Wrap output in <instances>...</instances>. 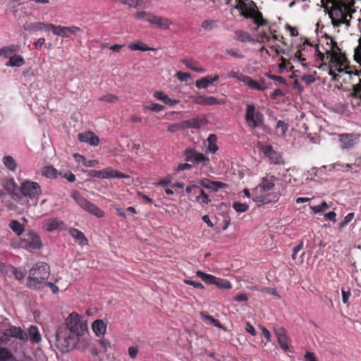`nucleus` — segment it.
Here are the masks:
<instances>
[{
    "mask_svg": "<svg viewBox=\"0 0 361 361\" xmlns=\"http://www.w3.org/2000/svg\"><path fill=\"white\" fill-rule=\"evenodd\" d=\"M279 344L281 349L283 350H287L289 349V341H288V337H282L277 338Z\"/></svg>",
    "mask_w": 361,
    "mask_h": 361,
    "instance_id": "6e6d98bb",
    "label": "nucleus"
},
{
    "mask_svg": "<svg viewBox=\"0 0 361 361\" xmlns=\"http://www.w3.org/2000/svg\"><path fill=\"white\" fill-rule=\"evenodd\" d=\"M235 39L241 42H249L253 41L250 34L247 32L239 30L235 32Z\"/></svg>",
    "mask_w": 361,
    "mask_h": 361,
    "instance_id": "58836bf2",
    "label": "nucleus"
},
{
    "mask_svg": "<svg viewBox=\"0 0 361 361\" xmlns=\"http://www.w3.org/2000/svg\"><path fill=\"white\" fill-rule=\"evenodd\" d=\"M78 139L80 142H87L92 146H97L99 143V137L91 131L80 133Z\"/></svg>",
    "mask_w": 361,
    "mask_h": 361,
    "instance_id": "393cba45",
    "label": "nucleus"
},
{
    "mask_svg": "<svg viewBox=\"0 0 361 361\" xmlns=\"http://www.w3.org/2000/svg\"><path fill=\"white\" fill-rule=\"evenodd\" d=\"M252 16L250 18L253 20V23L257 25V27L264 26L268 24V20L263 18L262 13L257 9L255 10V12L252 13Z\"/></svg>",
    "mask_w": 361,
    "mask_h": 361,
    "instance_id": "2f4dec72",
    "label": "nucleus"
},
{
    "mask_svg": "<svg viewBox=\"0 0 361 361\" xmlns=\"http://www.w3.org/2000/svg\"><path fill=\"white\" fill-rule=\"evenodd\" d=\"M288 129V125L283 121L279 120L277 122L276 132L281 136H284Z\"/></svg>",
    "mask_w": 361,
    "mask_h": 361,
    "instance_id": "09e8293b",
    "label": "nucleus"
},
{
    "mask_svg": "<svg viewBox=\"0 0 361 361\" xmlns=\"http://www.w3.org/2000/svg\"><path fill=\"white\" fill-rule=\"evenodd\" d=\"M107 322L103 319H96L92 324V329L98 337L103 336L106 332Z\"/></svg>",
    "mask_w": 361,
    "mask_h": 361,
    "instance_id": "a878e982",
    "label": "nucleus"
},
{
    "mask_svg": "<svg viewBox=\"0 0 361 361\" xmlns=\"http://www.w3.org/2000/svg\"><path fill=\"white\" fill-rule=\"evenodd\" d=\"M227 187V184L220 182V181H213L212 189L213 191H218L219 189L226 188Z\"/></svg>",
    "mask_w": 361,
    "mask_h": 361,
    "instance_id": "0e129e2a",
    "label": "nucleus"
},
{
    "mask_svg": "<svg viewBox=\"0 0 361 361\" xmlns=\"http://www.w3.org/2000/svg\"><path fill=\"white\" fill-rule=\"evenodd\" d=\"M269 33L271 35H269L267 33L263 32L260 35V38L262 42L264 40L266 42H269L271 39L276 41H279L282 43L283 45H286V42L283 35H279L276 34V31L273 30L271 27H269Z\"/></svg>",
    "mask_w": 361,
    "mask_h": 361,
    "instance_id": "bb28decb",
    "label": "nucleus"
},
{
    "mask_svg": "<svg viewBox=\"0 0 361 361\" xmlns=\"http://www.w3.org/2000/svg\"><path fill=\"white\" fill-rule=\"evenodd\" d=\"M128 48L133 51L139 50V51H145L154 50V49L149 47L147 45H146L145 44H144L143 42H140V41L133 42V43H130L128 46Z\"/></svg>",
    "mask_w": 361,
    "mask_h": 361,
    "instance_id": "c03bdc74",
    "label": "nucleus"
},
{
    "mask_svg": "<svg viewBox=\"0 0 361 361\" xmlns=\"http://www.w3.org/2000/svg\"><path fill=\"white\" fill-rule=\"evenodd\" d=\"M197 276L200 277L203 281L208 284H214L221 289H231L232 288L231 283L224 279L217 278L215 276L206 274L202 271H197Z\"/></svg>",
    "mask_w": 361,
    "mask_h": 361,
    "instance_id": "f8f14e48",
    "label": "nucleus"
},
{
    "mask_svg": "<svg viewBox=\"0 0 361 361\" xmlns=\"http://www.w3.org/2000/svg\"><path fill=\"white\" fill-rule=\"evenodd\" d=\"M185 66H186L188 68L197 72V73H203L204 72V69L200 66L199 63L192 59H185L181 61Z\"/></svg>",
    "mask_w": 361,
    "mask_h": 361,
    "instance_id": "72a5a7b5",
    "label": "nucleus"
},
{
    "mask_svg": "<svg viewBox=\"0 0 361 361\" xmlns=\"http://www.w3.org/2000/svg\"><path fill=\"white\" fill-rule=\"evenodd\" d=\"M192 102L195 104L212 106L223 104L225 101L223 99H218L212 96H206L204 94H197L191 96Z\"/></svg>",
    "mask_w": 361,
    "mask_h": 361,
    "instance_id": "a211bd4d",
    "label": "nucleus"
},
{
    "mask_svg": "<svg viewBox=\"0 0 361 361\" xmlns=\"http://www.w3.org/2000/svg\"><path fill=\"white\" fill-rule=\"evenodd\" d=\"M245 119L249 128L255 129L260 126L264 122V115L259 111H256L253 104H247Z\"/></svg>",
    "mask_w": 361,
    "mask_h": 361,
    "instance_id": "1a4fd4ad",
    "label": "nucleus"
},
{
    "mask_svg": "<svg viewBox=\"0 0 361 361\" xmlns=\"http://www.w3.org/2000/svg\"><path fill=\"white\" fill-rule=\"evenodd\" d=\"M257 8L256 4L250 0L244 1L243 0H237L235 8L239 11L240 14L245 18H250L252 13L255 12V10Z\"/></svg>",
    "mask_w": 361,
    "mask_h": 361,
    "instance_id": "f3484780",
    "label": "nucleus"
},
{
    "mask_svg": "<svg viewBox=\"0 0 361 361\" xmlns=\"http://www.w3.org/2000/svg\"><path fill=\"white\" fill-rule=\"evenodd\" d=\"M71 196L75 202L85 211L92 215H94L98 218L104 216L105 213L103 210H102L96 204L87 200L78 192H74Z\"/></svg>",
    "mask_w": 361,
    "mask_h": 361,
    "instance_id": "6e6552de",
    "label": "nucleus"
},
{
    "mask_svg": "<svg viewBox=\"0 0 361 361\" xmlns=\"http://www.w3.org/2000/svg\"><path fill=\"white\" fill-rule=\"evenodd\" d=\"M185 192L188 194L197 195L196 201L200 204H208L212 202L205 192L196 185H188Z\"/></svg>",
    "mask_w": 361,
    "mask_h": 361,
    "instance_id": "6ab92c4d",
    "label": "nucleus"
},
{
    "mask_svg": "<svg viewBox=\"0 0 361 361\" xmlns=\"http://www.w3.org/2000/svg\"><path fill=\"white\" fill-rule=\"evenodd\" d=\"M262 152L264 155L269 158V162L271 164H283L281 155L276 152L273 147L270 145H265L262 147Z\"/></svg>",
    "mask_w": 361,
    "mask_h": 361,
    "instance_id": "412c9836",
    "label": "nucleus"
},
{
    "mask_svg": "<svg viewBox=\"0 0 361 361\" xmlns=\"http://www.w3.org/2000/svg\"><path fill=\"white\" fill-rule=\"evenodd\" d=\"M274 332L277 338L288 336L287 331L286 330V329L284 327L281 326H274Z\"/></svg>",
    "mask_w": 361,
    "mask_h": 361,
    "instance_id": "3c124183",
    "label": "nucleus"
},
{
    "mask_svg": "<svg viewBox=\"0 0 361 361\" xmlns=\"http://www.w3.org/2000/svg\"><path fill=\"white\" fill-rule=\"evenodd\" d=\"M100 101H104L109 103H115L118 100V98L117 96L112 94H108L106 95H104L102 97L99 99Z\"/></svg>",
    "mask_w": 361,
    "mask_h": 361,
    "instance_id": "4d7b16f0",
    "label": "nucleus"
},
{
    "mask_svg": "<svg viewBox=\"0 0 361 361\" xmlns=\"http://www.w3.org/2000/svg\"><path fill=\"white\" fill-rule=\"evenodd\" d=\"M184 283L185 284L192 286L195 288H200V289L204 288V286L198 281L185 279V280H184Z\"/></svg>",
    "mask_w": 361,
    "mask_h": 361,
    "instance_id": "338daca9",
    "label": "nucleus"
},
{
    "mask_svg": "<svg viewBox=\"0 0 361 361\" xmlns=\"http://www.w3.org/2000/svg\"><path fill=\"white\" fill-rule=\"evenodd\" d=\"M277 180V178H276L274 176L267 175L261 179V182L258 186L262 188L264 190H267L269 192L274 189L275 186V181Z\"/></svg>",
    "mask_w": 361,
    "mask_h": 361,
    "instance_id": "cd10ccee",
    "label": "nucleus"
},
{
    "mask_svg": "<svg viewBox=\"0 0 361 361\" xmlns=\"http://www.w3.org/2000/svg\"><path fill=\"white\" fill-rule=\"evenodd\" d=\"M69 234L80 245L87 244V239L84 233L75 228H70L68 230Z\"/></svg>",
    "mask_w": 361,
    "mask_h": 361,
    "instance_id": "c756f323",
    "label": "nucleus"
},
{
    "mask_svg": "<svg viewBox=\"0 0 361 361\" xmlns=\"http://www.w3.org/2000/svg\"><path fill=\"white\" fill-rule=\"evenodd\" d=\"M145 108L152 111L159 112L163 111L164 106L157 103H151L149 104L145 105Z\"/></svg>",
    "mask_w": 361,
    "mask_h": 361,
    "instance_id": "603ef678",
    "label": "nucleus"
},
{
    "mask_svg": "<svg viewBox=\"0 0 361 361\" xmlns=\"http://www.w3.org/2000/svg\"><path fill=\"white\" fill-rule=\"evenodd\" d=\"M251 289L252 290H259L261 292L266 293L267 294H270V295L278 296L276 290L275 288H274L263 287L261 289H258V288H256L255 287H254V288H252Z\"/></svg>",
    "mask_w": 361,
    "mask_h": 361,
    "instance_id": "052dcab7",
    "label": "nucleus"
},
{
    "mask_svg": "<svg viewBox=\"0 0 361 361\" xmlns=\"http://www.w3.org/2000/svg\"><path fill=\"white\" fill-rule=\"evenodd\" d=\"M43 228L49 232L65 229L64 222L57 218H49L43 221Z\"/></svg>",
    "mask_w": 361,
    "mask_h": 361,
    "instance_id": "4be33fe9",
    "label": "nucleus"
},
{
    "mask_svg": "<svg viewBox=\"0 0 361 361\" xmlns=\"http://www.w3.org/2000/svg\"><path fill=\"white\" fill-rule=\"evenodd\" d=\"M71 196L75 202L85 211L92 215H94L98 218L104 216L105 213L103 210H102L96 204L87 200L78 192H74Z\"/></svg>",
    "mask_w": 361,
    "mask_h": 361,
    "instance_id": "0eeeda50",
    "label": "nucleus"
},
{
    "mask_svg": "<svg viewBox=\"0 0 361 361\" xmlns=\"http://www.w3.org/2000/svg\"><path fill=\"white\" fill-rule=\"evenodd\" d=\"M42 193L39 185L33 181L25 180L21 183L20 187V192H13L12 198L24 204L27 202L24 197H28L30 199L37 198Z\"/></svg>",
    "mask_w": 361,
    "mask_h": 361,
    "instance_id": "39448f33",
    "label": "nucleus"
},
{
    "mask_svg": "<svg viewBox=\"0 0 361 361\" xmlns=\"http://www.w3.org/2000/svg\"><path fill=\"white\" fill-rule=\"evenodd\" d=\"M185 160L192 162L197 165L202 164L203 166L209 164V158L192 148H187L184 151Z\"/></svg>",
    "mask_w": 361,
    "mask_h": 361,
    "instance_id": "ddd939ff",
    "label": "nucleus"
},
{
    "mask_svg": "<svg viewBox=\"0 0 361 361\" xmlns=\"http://www.w3.org/2000/svg\"><path fill=\"white\" fill-rule=\"evenodd\" d=\"M135 18L148 22L151 25H155L157 28L159 29L168 30L172 25V22L170 19L146 11L137 12L135 15Z\"/></svg>",
    "mask_w": 361,
    "mask_h": 361,
    "instance_id": "423d86ee",
    "label": "nucleus"
},
{
    "mask_svg": "<svg viewBox=\"0 0 361 361\" xmlns=\"http://www.w3.org/2000/svg\"><path fill=\"white\" fill-rule=\"evenodd\" d=\"M354 216H355V215H354V213H353V212L348 214L344 217L343 220L339 223V225H338L339 228H342L345 226H346L349 222H350L353 219Z\"/></svg>",
    "mask_w": 361,
    "mask_h": 361,
    "instance_id": "13d9d810",
    "label": "nucleus"
},
{
    "mask_svg": "<svg viewBox=\"0 0 361 361\" xmlns=\"http://www.w3.org/2000/svg\"><path fill=\"white\" fill-rule=\"evenodd\" d=\"M242 82L249 86L250 88L257 90H264V87L260 82L253 80L250 76H242Z\"/></svg>",
    "mask_w": 361,
    "mask_h": 361,
    "instance_id": "473e14b6",
    "label": "nucleus"
},
{
    "mask_svg": "<svg viewBox=\"0 0 361 361\" xmlns=\"http://www.w3.org/2000/svg\"><path fill=\"white\" fill-rule=\"evenodd\" d=\"M110 171L111 168L104 169L100 171L91 170L89 172V174L92 177L98 178H110Z\"/></svg>",
    "mask_w": 361,
    "mask_h": 361,
    "instance_id": "4c0bfd02",
    "label": "nucleus"
},
{
    "mask_svg": "<svg viewBox=\"0 0 361 361\" xmlns=\"http://www.w3.org/2000/svg\"><path fill=\"white\" fill-rule=\"evenodd\" d=\"M9 227L18 235H20L23 233V227L22 224L17 220H12L9 224Z\"/></svg>",
    "mask_w": 361,
    "mask_h": 361,
    "instance_id": "49530a36",
    "label": "nucleus"
},
{
    "mask_svg": "<svg viewBox=\"0 0 361 361\" xmlns=\"http://www.w3.org/2000/svg\"><path fill=\"white\" fill-rule=\"evenodd\" d=\"M30 339L32 343H39L42 341L39 329L36 326H30L28 329Z\"/></svg>",
    "mask_w": 361,
    "mask_h": 361,
    "instance_id": "f704fd0d",
    "label": "nucleus"
},
{
    "mask_svg": "<svg viewBox=\"0 0 361 361\" xmlns=\"http://www.w3.org/2000/svg\"><path fill=\"white\" fill-rule=\"evenodd\" d=\"M176 76H177L178 79L180 81H187L189 78H190V73H183L181 71L177 72Z\"/></svg>",
    "mask_w": 361,
    "mask_h": 361,
    "instance_id": "774afa93",
    "label": "nucleus"
},
{
    "mask_svg": "<svg viewBox=\"0 0 361 361\" xmlns=\"http://www.w3.org/2000/svg\"><path fill=\"white\" fill-rule=\"evenodd\" d=\"M311 209L315 214L322 212L324 209L329 208V205L325 201H323L319 205L310 207Z\"/></svg>",
    "mask_w": 361,
    "mask_h": 361,
    "instance_id": "bf43d9fd",
    "label": "nucleus"
},
{
    "mask_svg": "<svg viewBox=\"0 0 361 361\" xmlns=\"http://www.w3.org/2000/svg\"><path fill=\"white\" fill-rule=\"evenodd\" d=\"M226 52L228 54H229L235 58H237V59H243L245 57V56L243 54L240 53L238 51V50L235 49H228L226 50Z\"/></svg>",
    "mask_w": 361,
    "mask_h": 361,
    "instance_id": "680f3d73",
    "label": "nucleus"
},
{
    "mask_svg": "<svg viewBox=\"0 0 361 361\" xmlns=\"http://www.w3.org/2000/svg\"><path fill=\"white\" fill-rule=\"evenodd\" d=\"M233 207L237 212H245L249 209V206L247 204L241 203L238 202H233Z\"/></svg>",
    "mask_w": 361,
    "mask_h": 361,
    "instance_id": "8fccbe9b",
    "label": "nucleus"
},
{
    "mask_svg": "<svg viewBox=\"0 0 361 361\" xmlns=\"http://www.w3.org/2000/svg\"><path fill=\"white\" fill-rule=\"evenodd\" d=\"M361 94V79L358 80V83L354 85L353 87V92L351 96L353 97L359 98V95Z\"/></svg>",
    "mask_w": 361,
    "mask_h": 361,
    "instance_id": "5fc2aeb1",
    "label": "nucleus"
},
{
    "mask_svg": "<svg viewBox=\"0 0 361 361\" xmlns=\"http://www.w3.org/2000/svg\"><path fill=\"white\" fill-rule=\"evenodd\" d=\"M50 275L48 264L38 262L30 270L27 278V286L32 288H41L46 283Z\"/></svg>",
    "mask_w": 361,
    "mask_h": 361,
    "instance_id": "20e7f679",
    "label": "nucleus"
},
{
    "mask_svg": "<svg viewBox=\"0 0 361 361\" xmlns=\"http://www.w3.org/2000/svg\"><path fill=\"white\" fill-rule=\"evenodd\" d=\"M129 178V176L127 174H125L123 173H121L120 171H114L111 169L110 178Z\"/></svg>",
    "mask_w": 361,
    "mask_h": 361,
    "instance_id": "e2e57ef3",
    "label": "nucleus"
},
{
    "mask_svg": "<svg viewBox=\"0 0 361 361\" xmlns=\"http://www.w3.org/2000/svg\"><path fill=\"white\" fill-rule=\"evenodd\" d=\"M3 163L8 169L12 171H16L17 168L15 159L11 156L4 157L3 159Z\"/></svg>",
    "mask_w": 361,
    "mask_h": 361,
    "instance_id": "a18cd8bd",
    "label": "nucleus"
},
{
    "mask_svg": "<svg viewBox=\"0 0 361 361\" xmlns=\"http://www.w3.org/2000/svg\"><path fill=\"white\" fill-rule=\"evenodd\" d=\"M89 345L87 326L76 312H72L60 325L55 334V345L62 353L78 348L85 350Z\"/></svg>",
    "mask_w": 361,
    "mask_h": 361,
    "instance_id": "f257e3e1",
    "label": "nucleus"
},
{
    "mask_svg": "<svg viewBox=\"0 0 361 361\" xmlns=\"http://www.w3.org/2000/svg\"><path fill=\"white\" fill-rule=\"evenodd\" d=\"M24 64V59L20 55H14L10 57L9 61L6 63L7 66L20 67Z\"/></svg>",
    "mask_w": 361,
    "mask_h": 361,
    "instance_id": "79ce46f5",
    "label": "nucleus"
},
{
    "mask_svg": "<svg viewBox=\"0 0 361 361\" xmlns=\"http://www.w3.org/2000/svg\"><path fill=\"white\" fill-rule=\"evenodd\" d=\"M314 46V53L317 59L324 63L335 54H342L337 42L326 34L319 40V44Z\"/></svg>",
    "mask_w": 361,
    "mask_h": 361,
    "instance_id": "7ed1b4c3",
    "label": "nucleus"
},
{
    "mask_svg": "<svg viewBox=\"0 0 361 361\" xmlns=\"http://www.w3.org/2000/svg\"><path fill=\"white\" fill-rule=\"evenodd\" d=\"M201 27L204 31L211 32L219 27V20L213 19L203 20Z\"/></svg>",
    "mask_w": 361,
    "mask_h": 361,
    "instance_id": "c9c22d12",
    "label": "nucleus"
},
{
    "mask_svg": "<svg viewBox=\"0 0 361 361\" xmlns=\"http://www.w3.org/2000/svg\"><path fill=\"white\" fill-rule=\"evenodd\" d=\"M252 200L257 205H262L276 202L277 200V195L274 192L264 190L262 188L257 185L252 190Z\"/></svg>",
    "mask_w": 361,
    "mask_h": 361,
    "instance_id": "9d476101",
    "label": "nucleus"
},
{
    "mask_svg": "<svg viewBox=\"0 0 361 361\" xmlns=\"http://www.w3.org/2000/svg\"><path fill=\"white\" fill-rule=\"evenodd\" d=\"M301 79L307 85H310L315 81V78L311 74H305L301 77Z\"/></svg>",
    "mask_w": 361,
    "mask_h": 361,
    "instance_id": "69168bd1",
    "label": "nucleus"
},
{
    "mask_svg": "<svg viewBox=\"0 0 361 361\" xmlns=\"http://www.w3.org/2000/svg\"><path fill=\"white\" fill-rule=\"evenodd\" d=\"M42 176L49 178H54L58 176V171L56 169H54L51 166H44L42 169Z\"/></svg>",
    "mask_w": 361,
    "mask_h": 361,
    "instance_id": "37998d69",
    "label": "nucleus"
},
{
    "mask_svg": "<svg viewBox=\"0 0 361 361\" xmlns=\"http://www.w3.org/2000/svg\"><path fill=\"white\" fill-rule=\"evenodd\" d=\"M205 123L204 119L193 118L182 122L183 128H199Z\"/></svg>",
    "mask_w": 361,
    "mask_h": 361,
    "instance_id": "7c9ffc66",
    "label": "nucleus"
},
{
    "mask_svg": "<svg viewBox=\"0 0 361 361\" xmlns=\"http://www.w3.org/2000/svg\"><path fill=\"white\" fill-rule=\"evenodd\" d=\"M314 47V44L311 43L308 39H305L303 43L300 44L298 51L295 54V57L301 62L303 66H307L305 61Z\"/></svg>",
    "mask_w": 361,
    "mask_h": 361,
    "instance_id": "2eb2a0df",
    "label": "nucleus"
},
{
    "mask_svg": "<svg viewBox=\"0 0 361 361\" xmlns=\"http://www.w3.org/2000/svg\"><path fill=\"white\" fill-rule=\"evenodd\" d=\"M20 47L18 45H10L3 47L0 49V56L8 57L12 54L16 53L19 51Z\"/></svg>",
    "mask_w": 361,
    "mask_h": 361,
    "instance_id": "e433bc0d",
    "label": "nucleus"
},
{
    "mask_svg": "<svg viewBox=\"0 0 361 361\" xmlns=\"http://www.w3.org/2000/svg\"><path fill=\"white\" fill-rule=\"evenodd\" d=\"M49 30H51L53 34L61 37H70L71 35H75L77 32L80 31V28L77 26H61L56 25L50 23Z\"/></svg>",
    "mask_w": 361,
    "mask_h": 361,
    "instance_id": "dca6fc26",
    "label": "nucleus"
},
{
    "mask_svg": "<svg viewBox=\"0 0 361 361\" xmlns=\"http://www.w3.org/2000/svg\"><path fill=\"white\" fill-rule=\"evenodd\" d=\"M49 25L50 23L42 22L26 23L23 25V29L29 32H35L42 30L49 31Z\"/></svg>",
    "mask_w": 361,
    "mask_h": 361,
    "instance_id": "b1692460",
    "label": "nucleus"
},
{
    "mask_svg": "<svg viewBox=\"0 0 361 361\" xmlns=\"http://www.w3.org/2000/svg\"><path fill=\"white\" fill-rule=\"evenodd\" d=\"M219 80L218 75L212 77L210 75L202 78L200 80H197L195 82V86L199 89L207 88L209 85Z\"/></svg>",
    "mask_w": 361,
    "mask_h": 361,
    "instance_id": "c85d7f7f",
    "label": "nucleus"
},
{
    "mask_svg": "<svg viewBox=\"0 0 361 361\" xmlns=\"http://www.w3.org/2000/svg\"><path fill=\"white\" fill-rule=\"evenodd\" d=\"M322 3L334 27L342 24L350 25L353 13L355 12V0H322Z\"/></svg>",
    "mask_w": 361,
    "mask_h": 361,
    "instance_id": "f03ea898",
    "label": "nucleus"
},
{
    "mask_svg": "<svg viewBox=\"0 0 361 361\" xmlns=\"http://www.w3.org/2000/svg\"><path fill=\"white\" fill-rule=\"evenodd\" d=\"M15 357L10 350L6 347H0V361H13Z\"/></svg>",
    "mask_w": 361,
    "mask_h": 361,
    "instance_id": "a19ab883",
    "label": "nucleus"
},
{
    "mask_svg": "<svg viewBox=\"0 0 361 361\" xmlns=\"http://www.w3.org/2000/svg\"><path fill=\"white\" fill-rule=\"evenodd\" d=\"M200 315L204 320L209 322L214 326H216L219 329H223V325L219 322V320L214 319L212 316L206 314L204 312H201Z\"/></svg>",
    "mask_w": 361,
    "mask_h": 361,
    "instance_id": "de8ad7c7",
    "label": "nucleus"
},
{
    "mask_svg": "<svg viewBox=\"0 0 361 361\" xmlns=\"http://www.w3.org/2000/svg\"><path fill=\"white\" fill-rule=\"evenodd\" d=\"M4 334L6 336L13 337L23 341H27L28 339L27 334L20 327L16 326H11L6 330Z\"/></svg>",
    "mask_w": 361,
    "mask_h": 361,
    "instance_id": "5701e85b",
    "label": "nucleus"
},
{
    "mask_svg": "<svg viewBox=\"0 0 361 361\" xmlns=\"http://www.w3.org/2000/svg\"><path fill=\"white\" fill-rule=\"evenodd\" d=\"M360 137V135L356 133H344L338 134L340 148L343 151L353 149L358 144Z\"/></svg>",
    "mask_w": 361,
    "mask_h": 361,
    "instance_id": "9b49d317",
    "label": "nucleus"
},
{
    "mask_svg": "<svg viewBox=\"0 0 361 361\" xmlns=\"http://www.w3.org/2000/svg\"><path fill=\"white\" fill-rule=\"evenodd\" d=\"M153 95L157 99L164 102V104L167 102H170L169 97L161 91H155Z\"/></svg>",
    "mask_w": 361,
    "mask_h": 361,
    "instance_id": "864d4df0",
    "label": "nucleus"
},
{
    "mask_svg": "<svg viewBox=\"0 0 361 361\" xmlns=\"http://www.w3.org/2000/svg\"><path fill=\"white\" fill-rule=\"evenodd\" d=\"M327 61L329 63V68H333V69L335 70V72L338 71L341 73L345 66L347 59L343 54H335L332 57L329 59Z\"/></svg>",
    "mask_w": 361,
    "mask_h": 361,
    "instance_id": "aec40b11",
    "label": "nucleus"
},
{
    "mask_svg": "<svg viewBox=\"0 0 361 361\" xmlns=\"http://www.w3.org/2000/svg\"><path fill=\"white\" fill-rule=\"evenodd\" d=\"M39 236L34 232H27L23 235L20 245L25 248L39 249L42 247Z\"/></svg>",
    "mask_w": 361,
    "mask_h": 361,
    "instance_id": "4468645a",
    "label": "nucleus"
},
{
    "mask_svg": "<svg viewBox=\"0 0 361 361\" xmlns=\"http://www.w3.org/2000/svg\"><path fill=\"white\" fill-rule=\"evenodd\" d=\"M207 140L208 142L207 151L212 154L216 153L219 149L216 145L217 137L216 135L210 134Z\"/></svg>",
    "mask_w": 361,
    "mask_h": 361,
    "instance_id": "ea45409f",
    "label": "nucleus"
}]
</instances>
